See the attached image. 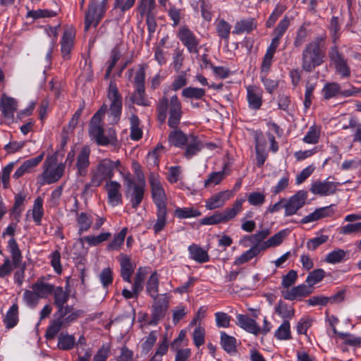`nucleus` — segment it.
<instances>
[{"instance_id": "20", "label": "nucleus", "mask_w": 361, "mask_h": 361, "mask_svg": "<svg viewBox=\"0 0 361 361\" xmlns=\"http://www.w3.org/2000/svg\"><path fill=\"white\" fill-rule=\"evenodd\" d=\"M44 157V152L40 153L37 157L25 161L19 168L16 169L13 178L18 179L25 173H30L42 162Z\"/></svg>"}, {"instance_id": "22", "label": "nucleus", "mask_w": 361, "mask_h": 361, "mask_svg": "<svg viewBox=\"0 0 361 361\" xmlns=\"http://www.w3.org/2000/svg\"><path fill=\"white\" fill-rule=\"evenodd\" d=\"M90 149L87 146H84L76 157L75 167L77 174L80 176H85L87 174V169L90 166Z\"/></svg>"}, {"instance_id": "19", "label": "nucleus", "mask_w": 361, "mask_h": 361, "mask_svg": "<svg viewBox=\"0 0 361 361\" xmlns=\"http://www.w3.org/2000/svg\"><path fill=\"white\" fill-rule=\"evenodd\" d=\"M313 288L310 286L307 283H302L283 292V296L285 299L289 300H301L303 298L311 294Z\"/></svg>"}, {"instance_id": "16", "label": "nucleus", "mask_w": 361, "mask_h": 361, "mask_svg": "<svg viewBox=\"0 0 361 361\" xmlns=\"http://www.w3.org/2000/svg\"><path fill=\"white\" fill-rule=\"evenodd\" d=\"M152 306L151 319L148 324L155 326L162 319L169 309V301L166 299H155Z\"/></svg>"}, {"instance_id": "29", "label": "nucleus", "mask_w": 361, "mask_h": 361, "mask_svg": "<svg viewBox=\"0 0 361 361\" xmlns=\"http://www.w3.org/2000/svg\"><path fill=\"white\" fill-rule=\"evenodd\" d=\"M189 257L198 263H205L209 260L208 252L197 244L190 245L188 248Z\"/></svg>"}, {"instance_id": "45", "label": "nucleus", "mask_w": 361, "mask_h": 361, "mask_svg": "<svg viewBox=\"0 0 361 361\" xmlns=\"http://www.w3.org/2000/svg\"><path fill=\"white\" fill-rule=\"evenodd\" d=\"M277 48L278 47H276L271 44L268 47L262 62V73H267L269 71L272 64L273 58Z\"/></svg>"}, {"instance_id": "12", "label": "nucleus", "mask_w": 361, "mask_h": 361, "mask_svg": "<svg viewBox=\"0 0 361 361\" xmlns=\"http://www.w3.org/2000/svg\"><path fill=\"white\" fill-rule=\"evenodd\" d=\"M339 185V183L330 181L328 179L317 180L312 183L310 191L314 195L330 196L336 192Z\"/></svg>"}, {"instance_id": "58", "label": "nucleus", "mask_w": 361, "mask_h": 361, "mask_svg": "<svg viewBox=\"0 0 361 361\" xmlns=\"http://www.w3.org/2000/svg\"><path fill=\"white\" fill-rule=\"evenodd\" d=\"M65 324L60 318L53 320L48 326L45 336L47 339H52L59 332Z\"/></svg>"}, {"instance_id": "1", "label": "nucleus", "mask_w": 361, "mask_h": 361, "mask_svg": "<svg viewBox=\"0 0 361 361\" xmlns=\"http://www.w3.org/2000/svg\"><path fill=\"white\" fill-rule=\"evenodd\" d=\"M156 111L157 120L164 123L166 119L167 115L168 126L171 128L178 127L182 118V105L178 96L174 94L169 99L166 96H163L157 102Z\"/></svg>"}, {"instance_id": "51", "label": "nucleus", "mask_w": 361, "mask_h": 361, "mask_svg": "<svg viewBox=\"0 0 361 361\" xmlns=\"http://www.w3.org/2000/svg\"><path fill=\"white\" fill-rule=\"evenodd\" d=\"M321 134V128L316 125L310 127L302 141L307 144L314 145L319 142Z\"/></svg>"}, {"instance_id": "44", "label": "nucleus", "mask_w": 361, "mask_h": 361, "mask_svg": "<svg viewBox=\"0 0 361 361\" xmlns=\"http://www.w3.org/2000/svg\"><path fill=\"white\" fill-rule=\"evenodd\" d=\"M173 214L180 219L195 218L201 216V212L194 207H176Z\"/></svg>"}, {"instance_id": "10", "label": "nucleus", "mask_w": 361, "mask_h": 361, "mask_svg": "<svg viewBox=\"0 0 361 361\" xmlns=\"http://www.w3.org/2000/svg\"><path fill=\"white\" fill-rule=\"evenodd\" d=\"M106 8L104 6H97L96 0H92L85 17V30L87 31L90 27H96L103 18Z\"/></svg>"}, {"instance_id": "63", "label": "nucleus", "mask_w": 361, "mask_h": 361, "mask_svg": "<svg viewBox=\"0 0 361 361\" xmlns=\"http://www.w3.org/2000/svg\"><path fill=\"white\" fill-rule=\"evenodd\" d=\"M146 274L147 272L145 268L140 267L137 270L135 281L133 284V289H135L136 293H140L142 290Z\"/></svg>"}, {"instance_id": "37", "label": "nucleus", "mask_w": 361, "mask_h": 361, "mask_svg": "<svg viewBox=\"0 0 361 361\" xmlns=\"http://www.w3.org/2000/svg\"><path fill=\"white\" fill-rule=\"evenodd\" d=\"M74 35L71 31H65L61 42V49L63 58L69 59V54L73 47Z\"/></svg>"}, {"instance_id": "61", "label": "nucleus", "mask_w": 361, "mask_h": 361, "mask_svg": "<svg viewBox=\"0 0 361 361\" xmlns=\"http://www.w3.org/2000/svg\"><path fill=\"white\" fill-rule=\"evenodd\" d=\"M23 300L28 307L34 308L39 303L40 298L37 295L34 290L31 289L25 290L24 291L23 295Z\"/></svg>"}, {"instance_id": "53", "label": "nucleus", "mask_w": 361, "mask_h": 361, "mask_svg": "<svg viewBox=\"0 0 361 361\" xmlns=\"http://www.w3.org/2000/svg\"><path fill=\"white\" fill-rule=\"evenodd\" d=\"M75 345V339L73 335L61 334L58 339V348L63 350L72 349Z\"/></svg>"}, {"instance_id": "50", "label": "nucleus", "mask_w": 361, "mask_h": 361, "mask_svg": "<svg viewBox=\"0 0 361 361\" xmlns=\"http://www.w3.org/2000/svg\"><path fill=\"white\" fill-rule=\"evenodd\" d=\"M130 138L133 140L137 141L142 137V130L140 128V119L135 115L132 114L130 117Z\"/></svg>"}, {"instance_id": "9", "label": "nucleus", "mask_w": 361, "mask_h": 361, "mask_svg": "<svg viewBox=\"0 0 361 361\" xmlns=\"http://www.w3.org/2000/svg\"><path fill=\"white\" fill-rule=\"evenodd\" d=\"M308 195L305 190H299L288 199L284 198V216H291L298 213V212L306 204Z\"/></svg>"}, {"instance_id": "7", "label": "nucleus", "mask_w": 361, "mask_h": 361, "mask_svg": "<svg viewBox=\"0 0 361 361\" xmlns=\"http://www.w3.org/2000/svg\"><path fill=\"white\" fill-rule=\"evenodd\" d=\"M152 197L157 208L166 207V195L159 174L152 173L149 177Z\"/></svg>"}, {"instance_id": "59", "label": "nucleus", "mask_w": 361, "mask_h": 361, "mask_svg": "<svg viewBox=\"0 0 361 361\" xmlns=\"http://www.w3.org/2000/svg\"><path fill=\"white\" fill-rule=\"evenodd\" d=\"M127 231V228H122L121 231L114 236L113 240L107 245V250H118L124 243Z\"/></svg>"}, {"instance_id": "35", "label": "nucleus", "mask_w": 361, "mask_h": 361, "mask_svg": "<svg viewBox=\"0 0 361 361\" xmlns=\"http://www.w3.org/2000/svg\"><path fill=\"white\" fill-rule=\"evenodd\" d=\"M214 24L217 36L221 39L228 42L230 37L231 25L223 18H217Z\"/></svg>"}, {"instance_id": "28", "label": "nucleus", "mask_w": 361, "mask_h": 361, "mask_svg": "<svg viewBox=\"0 0 361 361\" xmlns=\"http://www.w3.org/2000/svg\"><path fill=\"white\" fill-rule=\"evenodd\" d=\"M257 27V21L254 18H243L238 20L233 30L235 35L250 33Z\"/></svg>"}, {"instance_id": "5", "label": "nucleus", "mask_w": 361, "mask_h": 361, "mask_svg": "<svg viewBox=\"0 0 361 361\" xmlns=\"http://www.w3.org/2000/svg\"><path fill=\"white\" fill-rule=\"evenodd\" d=\"M64 171V164H57L54 159L48 157L43 164V172L38 177V180L41 185L56 183L63 176Z\"/></svg>"}, {"instance_id": "27", "label": "nucleus", "mask_w": 361, "mask_h": 361, "mask_svg": "<svg viewBox=\"0 0 361 361\" xmlns=\"http://www.w3.org/2000/svg\"><path fill=\"white\" fill-rule=\"evenodd\" d=\"M121 264V276L123 281L131 283V276L135 270V265L130 261V258L126 255L121 254L120 255Z\"/></svg>"}, {"instance_id": "6", "label": "nucleus", "mask_w": 361, "mask_h": 361, "mask_svg": "<svg viewBox=\"0 0 361 361\" xmlns=\"http://www.w3.org/2000/svg\"><path fill=\"white\" fill-rule=\"evenodd\" d=\"M107 98L110 101L109 118L111 124L118 122L122 111V97L118 91L116 84L114 81H110L108 90Z\"/></svg>"}, {"instance_id": "60", "label": "nucleus", "mask_w": 361, "mask_h": 361, "mask_svg": "<svg viewBox=\"0 0 361 361\" xmlns=\"http://www.w3.org/2000/svg\"><path fill=\"white\" fill-rule=\"evenodd\" d=\"M164 148V146L159 143L154 149L148 152L147 161L149 165L152 166H156L158 165L159 157L163 152Z\"/></svg>"}, {"instance_id": "11", "label": "nucleus", "mask_w": 361, "mask_h": 361, "mask_svg": "<svg viewBox=\"0 0 361 361\" xmlns=\"http://www.w3.org/2000/svg\"><path fill=\"white\" fill-rule=\"evenodd\" d=\"M178 38L186 47L189 53L197 54L199 52L200 40L187 26H181L178 29Z\"/></svg>"}, {"instance_id": "31", "label": "nucleus", "mask_w": 361, "mask_h": 361, "mask_svg": "<svg viewBox=\"0 0 361 361\" xmlns=\"http://www.w3.org/2000/svg\"><path fill=\"white\" fill-rule=\"evenodd\" d=\"M168 136V141L171 145L175 146L178 148L184 147V143L188 137V134L184 133L181 130L173 128Z\"/></svg>"}, {"instance_id": "4", "label": "nucleus", "mask_w": 361, "mask_h": 361, "mask_svg": "<svg viewBox=\"0 0 361 361\" xmlns=\"http://www.w3.org/2000/svg\"><path fill=\"white\" fill-rule=\"evenodd\" d=\"M119 160L112 161L109 159H103L99 161L94 170L91 173V179L85 185V190L91 188H97L106 179H111L114 175V170L120 166Z\"/></svg>"}, {"instance_id": "64", "label": "nucleus", "mask_w": 361, "mask_h": 361, "mask_svg": "<svg viewBox=\"0 0 361 361\" xmlns=\"http://www.w3.org/2000/svg\"><path fill=\"white\" fill-rule=\"evenodd\" d=\"M155 8L154 0H141L137 11L142 16L154 14Z\"/></svg>"}, {"instance_id": "34", "label": "nucleus", "mask_w": 361, "mask_h": 361, "mask_svg": "<svg viewBox=\"0 0 361 361\" xmlns=\"http://www.w3.org/2000/svg\"><path fill=\"white\" fill-rule=\"evenodd\" d=\"M228 174L229 171L226 170V164H225L222 171L210 173L204 180V185L205 188H209L219 185Z\"/></svg>"}, {"instance_id": "17", "label": "nucleus", "mask_w": 361, "mask_h": 361, "mask_svg": "<svg viewBox=\"0 0 361 361\" xmlns=\"http://www.w3.org/2000/svg\"><path fill=\"white\" fill-rule=\"evenodd\" d=\"M334 208V204H330L329 206L317 208L314 212L302 218L300 223L302 224H306L317 221L326 217H331L335 213Z\"/></svg>"}, {"instance_id": "32", "label": "nucleus", "mask_w": 361, "mask_h": 361, "mask_svg": "<svg viewBox=\"0 0 361 361\" xmlns=\"http://www.w3.org/2000/svg\"><path fill=\"white\" fill-rule=\"evenodd\" d=\"M30 288L36 292L40 299L47 298L52 293L54 290V285L44 282L42 280H37L32 284Z\"/></svg>"}, {"instance_id": "8", "label": "nucleus", "mask_w": 361, "mask_h": 361, "mask_svg": "<svg viewBox=\"0 0 361 361\" xmlns=\"http://www.w3.org/2000/svg\"><path fill=\"white\" fill-rule=\"evenodd\" d=\"M124 179L129 192L132 207L134 209H137L144 198L145 182L142 180L138 183H135L130 178L129 173L125 176Z\"/></svg>"}, {"instance_id": "26", "label": "nucleus", "mask_w": 361, "mask_h": 361, "mask_svg": "<svg viewBox=\"0 0 361 361\" xmlns=\"http://www.w3.org/2000/svg\"><path fill=\"white\" fill-rule=\"evenodd\" d=\"M271 231L269 228H264L257 231L255 234L245 235L240 240V244L244 247H247V243L252 244V245H259L262 247V243L270 234Z\"/></svg>"}, {"instance_id": "43", "label": "nucleus", "mask_w": 361, "mask_h": 361, "mask_svg": "<svg viewBox=\"0 0 361 361\" xmlns=\"http://www.w3.org/2000/svg\"><path fill=\"white\" fill-rule=\"evenodd\" d=\"M18 322V306L16 303L13 304L6 312L4 319V324L7 329L13 328Z\"/></svg>"}, {"instance_id": "30", "label": "nucleus", "mask_w": 361, "mask_h": 361, "mask_svg": "<svg viewBox=\"0 0 361 361\" xmlns=\"http://www.w3.org/2000/svg\"><path fill=\"white\" fill-rule=\"evenodd\" d=\"M245 201V198H237L231 207L221 212L226 223L233 220L243 211V204Z\"/></svg>"}, {"instance_id": "18", "label": "nucleus", "mask_w": 361, "mask_h": 361, "mask_svg": "<svg viewBox=\"0 0 361 361\" xmlns=\"http://www.w3.org/2000/svg\"><path fill=\"white\" fill-rule=\"evenodd\" d=\"M105 188L107 192V200L112 207H116L122 203L121 185L115 180L106 182Z\"/></svg>"}, {"instance_id": "62", "label": "nucleus", "mask_w": 361, "mask_h": 361, "mask_svg": "<svg viewBox=\"0 0 361 361\" xmlns=\"http://www.w3.org/2000/svg\"><path fill=\"white\" fill-rule=\"evenodd\" d=\"M323 96L329 99L341 93V86L337 82H329L324 85L322 90Z\"/></svg>"}, {"instance_id": "21", "label": "nucleus", "mask_w": 361, "mask_h": 361, "mask_svg": "<svg viewBox=\"0 0 361 361\" xmlns=\"http://www.w3.org/2000/svg\"><path fill=\"white\" fill-rule=\"evenodd\" d=\"M233 196L231 190H226L214 194L205 202V207L209 210H213L224 205L226 201Z\"/></svg>"}, {"instance_id": "3", "label": "nucleus", "mask_w": 361, "mask_h": 361, "mask_svg": "<svg viewBox=\"0 0 361 361\" xmlns=\"http://www.w3.org/2000/svg\"><path fill=\"white\" fill-rule=\"evenodd\" d=\"M323 40L322 37H319L306 44L302 54V68L305 71L311 72L323 63L325 57V52L321 49Z\"/></svg>"}, {"instance_id": "36", "label": "nucleus", "mask_w": 361, "mask_h": 361, "mask_svg": "<svg viewBox=\"0 0 361 361\" xmlns=\"http://www.w3.org/2000/svg\"><path fill=\"white\" fill-rule=\"evenodd\" d=\"M31 212L33 221L37 225H40L44 216L43 199L37 197L35 201L31 210H28L26 216H28Z\"/></svg>"}, {"instance_id": "49", "label": "nucleus", "mask_w": 361, "mask_h": 361, "mask_svg": "<svg viewBox=\"0 0 361 361\" xmlns=\"http://www.w3.org/2000/svg\"><path fill=\"white\" fill-rule=\"evenodd\" d=\"M54 296V304L56 307L61 305H65L69 299L68 290H64L62 287L54 286V290L52 292Z\"/></svg>"}, {"instance_id": "41", "label": "nucleus", "mask_w": 361, "mask_h": 361, "mask_svg": "<svg viewBox=\"0 0 361 361\" xmlns=\"http://www.w3.org/2000/svg\"><path fill=\"white\" fill-rule=\"evenodd\" d=\"M111 236V233L109 231L102 232L98 235H87L80 238L82 243H86L89 246L94 247L99 244L107 241Z\"/></svg>"}, {"instance_id": "40", "label": "nucleus", "mask_w": 361, "mask_h": 361, "mask_svg": "<svg viewBox=\"0 0 361 361\" xmlns=\"http://www.w3.org/2000/svg\"><path fill=\"white\" fill-rule=\"evenodd\" d=\"M159 278L157 271H154L149 277L146 291L154 300L157 299L159 293Z\"/></svg>"}, {"instance_id": "24", "label": "nucleus", "mask_w": 361, "mask_h": 361, "mask_svg": "<svg viewBox=\"0 0 361 361\" xmlns=\"http://www.w3.org/2000/svg\"><path fill=\"white\" fill-rule=\"evenodd\" d=\"M72 212L75 214V223L78 234L81 235L84 232L88 231L94 221L92 214L86 212H79L77 209H73Z\"/></svg>"}, {"instance_id": "47", "label": "nucleus", "mask_w": 361, "mask_h": 361, "mask_svg": "<svg viewBox=\"0 0 361 361\" xmlns=\"http://www.w3.org/2000/svg\"><path fill=\"white\" fill-rule=\"evenodd\" d=\"M157 220L153 226L156 234L161 232L166 225L167 207L157 208Z\"/></svg>"}, {"instance_id": "46", "label": "nucleus", "mask_w": 361, "mask_h": 361, "mask_svg": "<svg viewBox=\"0 0 361 361\" xmlns=\"http://www.w3.org/2000/svg\"><path fill=\"white\" fill-rule=\"evenodd\" d=\"M274 336L277 340L285 341L292 338L290 324L288 320H283L281 324L274 332Z\"/></svg>"}, {"instance_id": "38", "label": "nucleus", "mask_w": 361, "mask_h": 361, "mask_svg": "<svg viewBox=\"0 0 361 361\" xmlns=\"http://www.w3.org/2000/svg\"><path fill=\"white\" fill-rule=\"evenodd\" d=\"M289 25L290 20L288 17L285 16L282 20H280L274 30V34L275 36L271 39V44L279 47L280 44V39L287 30Z\"/></svg>"}, {"instance_id": "56", "label": "nucleus", "mask_w": 361, "mask_h": 361, "mask_svg": "<svg viewBox=\"0 0 361 361\" xmlns=\"http://www.w3.org/2000/svg\"><path fill=\"white\" fill-rule=\"evenodd\" d=\"M325 276V271L322 269H317L309 273L305 282L313 288L317 283L322 281Z\"/></svg>"}, {"instance_id": "13", "label": "nucleus", "mask_w": 361, "mask_h": 361, "mask_svg": "<svg viewBox=\"0 0 361 361\" xmlns=\"http://www.w3.org/2000/svg\"><path fill=\"white\" fill-rule=\"evenodd\" d=\"M204 148V142L202 138L193 133L188 134V137L184 143L183 156L187 159H190L197 155Z\"/></svg>"}, {"instance_id": "33", "label": "nucleus", "mask_w": 361, "mask_h": 361, "mask_svg": "<svg viewBox=\"0 0 361 361\" xmlns=\"http://www.w3.org/2000/svg\"><path fill=\"white\" fill-rule=\"evenodd\" d=\"M262 251L261 247L259 245H252L249 250L243 252L239 257H236L233 264L235 266H240L245 264L257 256Z\"/></svg>"}, {"instance_id": "39", "label": "nucleus", "mask_w": 361, "mask_h": 361, "mask_svg": "<svg viewBox=\"0 0 361 361\" xmlns=\"http://www.w3.org/2000/svg\"><path fill=\"white\" fill-rule=\"evenodd\" d=\"M7 247L11 253V261H13L14 267H18L22 262L23 256L14 238L8 240Z\"/></svg>"}, {"instance_id": "57", "label": "nucleus", "mask_w": 361, "mask_h": 361, "mask_svg": "<svg viewBox=\"0 0 361 361\" xmlns=\"http://www.w3.org/2000/svg\"><path fill=\"white\" fill-rule=\"evenodd\" d=\"M205 95L202 88L188 87L182 90V96L188 99H200Z\"/></svg>"}, {"instance_id": "25", "label": "nucleus", "mask_w": 361, "mask_h": 361, "mask_svg": "<svg viewBox=\"0 0 361 361\" xmlns=\"http://www.w3.org/2000/svg\"><path fill=\"white\" fill-rule=\"evenodd\" d=\"M236 325L250 334H252L255 336L259 335V325L255 319L250 318L247 314H237Z\"/></svg>"}, {"instance_id": "15", "label": "nucleus", "mask_w": 361, "mask_h": 361, "mask_svg": "<svg viewBox=\"0 0 361 361\" xmlns=\"http://www.w3.org/2000/svg\"><path fill=\"white\" fill-rule=\"evenodd\" d=\"M246 99L248 107L251 110L257 111L261 109L263 103V90L256 85L246 87Z\"/></svg>"}, {"instance_id": "42", "label": "nucleus", "mask_w": 361, "mask_h": 361, "mask_svg": "<svg viewBox=\"0 0 361 361\" xmlns=\"http://www.w3.org/2000/svg\"><path fill=\"white\" fill-rule=\"evenodd\" d=\"M236 338L228 335L226 332L220 334V344L223 349L228 353H232L236 350Z\"/></svg>"}, {"instance_id": "52", "label": "nucleus", "mask_w": 361, "mask_h": 361, "mask_svg": "<svg viewBox=\"0 0 361 361\" xmlns=\"http://www.w3.org/2000/svg\"><path fill=\"white\" fill-rule=\"evenodd\" d=\"M130 100L133 103L143 106H149L150 102L147 99L145 96V88H137L130 97Z\"/></svg>"}, {"instance_id": "23", "label": "nucleus", "mask_w": 361, "mask_h": 361, "mask_svg": "<svg viewBox=\"0 0 361 361\" xmlns=\"http://www.w3.org/2000/svg\"><path fill=\"white\" fill-rule=\"evenodd\" d=\"M0 109L3 116L6 119L13 121L14 113L18 109V102L14 98L3 94L0 100Z\"/></svg>"}, {"instance_id": "2", "label": "nucleus", "mask_w": 361, "mask_h": 361, "mask_svg": "<svg viewBox=\"0 0 361 361\" xmlns=\"http://www.w3.org/2000/svg\"><path fill=\"white\" fill-rule=\"evenodd\" d=\"M106 110V106H102L101 109L92 116L89 129V135L92 140H94L98 145L112 146L118 145V140L115 129L110 128L106 135H104L103 126L101 125L102 116Z\"/></svg>"}, {"instance_id": "48", "label": "nucleus", "mask_w": 361, "mask_h": 361, "mask_svg": "<svg viewBox=\"0 0 361 361\" xmlns=\"http://www.w3.org/2000/svg\"><path fill=\"white\" fill-rule=\"evenodd\" d=\"M286 235V231L281 230L269 239L262 243V250H265L269 247H274L279 246L283 240Z\"/></svg>"}, {"instance_id": "55", "label": "nucleus", "mask_w": 361, "mask_h": 361, "mask_svg": "<svg viewBox=\"0 0 361 361\" xmlns=\"http://www.w3.org/2000/svg\"><path fill=\"white\" fill-rule=\"evenodd\" d=\"M346 254V251L342 249H335L326 256L325 262L332 264L340 263L345 258Z\"/></svg>"}, {"instance_id": "54", "label": "nucleus", "mask_w": 361, "mask_h": 361, "mask_svg": "<svg viewBox=\"0 0 361 361\" xmlns=\"http://www.w3.org/2000/svg\"><path fill=\"white\" fill-rule=\"evenodd\" d=\"M275 312L284 320L291 319L292 317H293L295 314V310L293 307L288 306V305L282 302H279L276 305V306L275 307Z\"/></svg>"}, {"instance_id": "14", "label": "nucleus", "mask_w": 361, "mask_h": 361, "mask_svg": "<svg viewBox=\"0 0 361 361\" xmlns=\"http://www.w3.org/2000/svg\"><path fill=\"white\" fill-rule=\"evenodd\" d=\"M330 61L335 65L336 72L343 78H348L350 75V70L347 65L343 56L338 51L337 47L331 48L329 52Z\"/></svg>"}]
</instances>
